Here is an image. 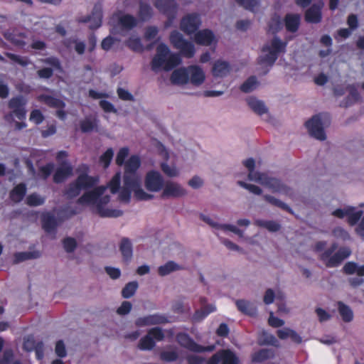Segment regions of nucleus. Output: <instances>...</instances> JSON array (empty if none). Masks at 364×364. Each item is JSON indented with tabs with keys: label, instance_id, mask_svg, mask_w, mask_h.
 <instances>
[{
	"label": "nucleus",
	"instance_id": "61",
	"mask_svg": "<svg viewBox=\"0 0 364 364\" xmlns=\"http://www.w3.org/2000/svg\"><path fill=\"white\" fill-rule=\"evenodd\" d=\"M240 6L251 11H254L257 6L258 2L256 0H235Z\"/></svg>",
	"mask_w": 364,
	"mask_h": 364
},
{
	"label": "nucleus",
	"instance_id": "58",
	"mask_svg": "<svg viewBox=\"0 0 364 364\" xmlns=\"http://www.w3.org/2000/svg\"><path fill=\"white\" fill-rule=\"evenodd\" d=\"M29 119L38 125L44 120V116L39 109H33L31 111Z\"/></svg>",
	"mask_w": 364,
	"mask_h": 364
},
{
	"label": "nucleus",
	"instance_id": "26",
	"mask_svg": "<svg viewBox=\"0 0 364 364\" xmlns=\"http://www.w3.org/2000/svg\"><path fill=\"white\" fill-rule=\"evenodd\" d=\"M230 70V65L228 62L218 60L213 65L212 73L213 76L223 77L226 76Z\"/></svg>",
	"mask_w": 364,
	"mask_h": 364
},
{
	"label": "nucleus",
	"instance_id": "45",
	"mask_svg": "<svg viewBox=\"0 0 364 364\" xmlns=\"http://www.w3.org/2000/svg\"><path fill=\"white\" fill-rule=\"evenodd\" d=\"M138 288L136 282H130L127 283L122 290V296L124 299L131 298L136 292Z\"/></svg>",
	"mask_w": 364,
	"mask_h": 364
},
{
	"label": "nucleus",
	"instance_id": "19",
	"mask_svg": "<svg viewBox=\"0 0 364 364\" xmlns=\"http://www.w3.org/2000/svg\"><path fill=\"white\" fill-rule=\"evenodd\" d=\"M41 223L43 229L48 233L54 232L58 226L57 220L54 214L50 212L42 213Z\"/></svg>",
	"mask_w": 364,
	"mask_h": 364
},
{
	"label": "nucleus",
	"instance_id": "40",
	"mask_svg": "<svg viewBox=\"0 0 364 364\" xmlns=\"http://www.w3.org/2000/svg\"><path fill=\"white\" fill-rule=\"evenodd\" d=\"M155 345V341L147 333L139 340L138 348L141 350H150L154 348Z\"/></svg>",
	"mask_w": 364,
	"mask_h": 364
},
{
	"label": "nucleus",
	"instance_id": "62",
	"mask_svg": "<svg viewBox=\"0 0 364 364\" xmlns=\"http://www.w3.org/2000/svg\"><path fill=\"white\" fill-rule=\"evenodd\" d=\"M240 6L251 11H254L257 6L258 2L256 0H235Z\"/></svg>",
	"mask_w": 364,
	"mask_h": 364
},
{
	"label": "nucleus",
	"instance_id": "5",
	"mask_svg": "<svg viewBox=\"0 0 364 364\" xmlns=\"http://www.w3.org/2000/svg\"><path fill=\"white\" fill-rule=\"evenodd\" d=\"M66 151H59L56 154L57 166L54 168L53 182H65L74 174V168L68 160Z\"/></svg>",
	"mask_w": 364,
	"mask_h": 364
},
{
	"label": "nucleus",
	"instance_id": "53",
	"mask_svg": "<svg viewBox=\"0 0 364 364\" xmlns=\"http://www.w3.org/2000/svg\"><path fill=\"white\" fill-rule=\"evenodd\" d=\"M42 62L46 65H50L53 69L62 71V65L60 60L57 57L51 56L42 60Z\"/></svg>",
	"mask_w": 364,
	"mask_h": 364
},
{
	"label": "nucleus",
	"instance_id": "44",
	"mask_svg": "<svg viewBox=\"0 0 364 364\" xmlns=\"http://www.w3.org/2000/svg\"><path fill=\"white\" fill-rule=\"evenodd\" d=\"M363 215L362 210H355L354 207H348V223L350 225H355Z\"/></svg>",
	"mask_w": 364,
	"mask_h": 364
},
{
	"label": "nucleus",
	"instance_id": "30",
	"mask_svg": "<svg viewBox=\"0 0 364 364\" xmlns=\"http://www.w3.org/2000/svg\"><path fill=\"white\" fill-rule=\"evenodd\" d=\"M118 25L122 30L130 31L137 25V20L131 14H124L118 19Z\"/></svg>",
	"mask_w": 364,
	"mask_h": 364
},
{
	"label": "nucleus",
	"instance_id": "33",
	"mask_svg": "<svg viewBox=\"0 0 364 364\" xmlns=\"http://www.w3.org/2000/svg\"><path fill=\"white\" fill-rule=\"evenodd\" d=\"M235 304L237 309L244 314L253 316L256 314V308L250 302L246 300H236Z\"/></svg>",
	"mask_w": 364,
	"mask_h": 364
},
{
	"label": "nucleus",
	"instance_id": "15",
	"mask_svg": "<svg viewBox=\"0 0 364 364\" xmlns=\"http://www.w3.org/2000/svg\"><path fill=\"white\" fill-rule=\"evenodd\" d=\"M168 322L167 316L164 314H154L143 317H139L135 321V325L138 327L164 324Z\"/></svg>",
	"mask_w": 364,
	"mask_h": 364
},
{
	"label": "nucleus",
	"instance_id": "46",
	"mask_svg": "<svg viewBox=\"0 0 364 364\" xmlns=\"http://www.w3.org/2000/svg\"><path fill=\"white\" fill-rule=\"evenodd\" d=\"M55 164L53 162L47 163L38 169V173L41 178L47 180L48 177L54 173Z\"/></svg>",
	"mask_w": 364,
	"mask_h": 364
},
{
	"label": "nucleus",
	"instance_id": "39",
	"mask_svg": "<svg viewBox=\"0 0 364 364\" xmlns=\"http://www.w3.org/2000/svg\"><path fill=\"white\" fill-rule=\"evenodd\" d=\"M255 223L257 225L264 228L272 232H277L281 228L280 224L274 220H257Z\"/></svg>",
	"mask_w": 364,
	"mask_h": 364
},
{
	"label": "nucleus",
	"instance_id": "13",
	"mask_svg": "<svg viewBox=\"0 0 364 364\" xmlns=\"http://www.w3.org/2000/svg\"><path fill=\"white\" fill-rule=\"evenodd\" d=\"M27 100L22 96L18 95L10 99L8 107L19 120H23L26 117V105Z\"/></svg>",
	"mask_w": 364,
	"mask_h": 364
},
{
	"label": "nucleus",
	"instance_id": "29",
	"mask_svg": "<svg viewBox=\"0 0 364 364\" xmlns=\"http://www.w3.org/2000/svg\"><path fill=\"white\" fill-rule=\"evenodd\" d=\"M119 250L122 253L123 260L129 262L132 257V244L127 237H123L119 245Z\"/></svg>",
	"mask_w": 364,
	"mask_h": 364
},
{
	"label": "nucleus",
	"instance_id": "25",
	"mask_svg": "<svg viewBox=\"0 0 364 364\" xmlns=\"http://www.w3.org/2000/svg\"><path fill=\"white\" fill-rule=\"evenodd\" d=\"M189 80L188 68H179L175 70L171 75V81L173 84L184 85Z\"/></svg>",
	"mask_w": 364,
	"mask_h": 364
},
{
	"label": "nucleus",
	"instance_id": "18",
	"mask_svg": "<svg viewBox=\"0 0 364 364\" xmlns=\"http://www.w3.org/2000/svg\"><path fill=\"white\" fill-rule=\"evenodd\" d=\"M243 164L249 171L248 178L250 181H254L255 182H279L276 179L267 181L264 173L255 171V161L252 158L245 160Z\"/></svg>",
	"mask_w": 364,
	"mask_h": 364
},
{
	"label": "nucleus",
	"instance_id": "32",
	"mask_svg": "<svg viewBox=\"0 0 364 364\" xmlns=\"http://www.w3.org/2000/svg\"><path fill=\"white\" fill-rule=\"evenodd\" d=\"M38 100L43 102L50 107L64 109L65 107V103L62 100L51 95H41L38 97Z\"/></svg>",
	"mask_w": 364,
	"mask_h": 364
},
{
	"label": "nucleus",
	"instance_id": "57",
	"mask_svg": "<svg viewBox=\"0 0 364 364\" xmlns=\"http://www.w3.org/2000/svg\"><path fill=\"white\" fill-rule=\"evenodd\" d=\"M160 358L164 361L172 362L178 359V353L175 350H166L161 353Z\"/></svg>",
	"mask_w": 364,
	"mask_h": 364
},
{
	"label": "nucleus",
	"instance_id": "23",
	"mask_svg": "<svg viewBox=\"0 0 364 364\" xmlns=\"http://www.w3.org/2000/svg\"><path fill=\"white\" fill-rule=\"evenodd\" d=\"M188 68L191 83L195 85H201L205 80V74L203 70L197 65H191Z\"/></svg>",
	"mask_w": 364,
	"mask_h": 364
},
{
	"label": "nucleus",
	"instance_id": "55",
	"mask_svg": "<svg viewBox=\"0 0 364 364\" xmlns=\"http://www.w3.org/2000/svg\"><path fill=\"white\" fill-rule=\"evenodd\" d=\"M148 335L157 341H163L165 336L163 330L159 327H154L148 331Z\"/></svg>",
	"mask_w": 364,
	"mask_h": 364
},
{
	"label": "nucleus",
	"instance_id": "50",
	"mask_svg": "<svg viewBox=\"0 0 364 364\" xmlns=\"http://www.w3.org/2000/svg\"><path fill=\"white\" fill-rule=\"evenodd\" d=\"M141 183L139 185L134 186L133 192L134 196L136 199L139 200H147L152 198V196L146 193L140 186Z\"/></svg>",
	"mask_w": 364,
	"mask_h": 364
},
{
	"label": "nucleus",
	"instance_id": "54",
	"mask_svg": "<svg viewBox=\"0 0 364 364\" xmlns=\"http://www.w3.org/2000/svg\"><path fill=\"white\" fill-rule=\"evenodd\" d=\"M63 245L65 250L68 253H71L75 250L77 242L75 238L68 237L63 240Z\"/></svg>",
	"mask_w": 364,
	"mask_h": 364
},
{
	"label": "nucleus",
	"instance_id": "31",
	"mask_svg": "<svg viewBox=\"0 0 364 364\" xmlns=\"http://www.w3.org/2000/svg\"><path fill=\"white\" fill-rule=\"evenodd\" d=\"M26 183H18L11 191L10 199L14 203L21 202L26 193Z\"/></svg>",
	"mask_w": 364,
	"mask_h": 364
},
{
	"label": "nucleus",
	"instance_id": "42",
	"mask_svg": "<svg viewBox=\"0 0 364 364\" xmlns=\"http://www.w3.org/2000/svg\"><path fill=\"white\" fill-rule=\"evenodd\" d=\"M215 310V308L212 305L205 306L200 310H196L193 316V318L195 321H201Z\"/></svg>",
	"mask_w": 364,
	"mask_h": 364
},
{
	"label": "nucleus",
	"instance_id": "20",
	"mask_svg": "<svg viewBox=\"0 0 364 364\" xmlns=\"http://www.w3.org/2000/svg\"><path fill=\"white\" fill-rule=\"evenodd\" d=\"M195 42L198 45L210 46L215 41V35L210 29H203L195 33Z\"/></svg>",
	"mask_w": 364,
	"mask_h": 364
},
{
	"label": "nucleus",
	"instance_id": "8",
	"mask_svg": "<svg viewBox=\"0 0 364 364\" xmlns=\"http://www.w3.org/2000/svg\"><path fill=\"white\" fill-rule=\"evenodd\" d=\"M177 343L183 348L194 353L211 352L214 346H203L197 343L188 333L179 332L176 336Z\"/></svg>",
	"mask_w": 364,
	"mask_h": 364
},
{
	"label": "nucleus",
	"instance_id": "60",
	"mask_svg": "<svg viewBox=\"0 0 364 364\" xmlns=\"http://www.w3.org/2000/svg\"><path fill=\"white\" fill-rule=\"evenodd\" d=\"M100 107L102 109V110L106 113H117V109L114 107V106L109 101L102 100L99 102Z\"/></svg>",
	"mask_w": 364,
	"mask_h": 364
},
{
	"label": "nucleus",
	"instance_id": "1",
	"mask_svg": "<svg viewBox=\"0 0 364 364\" xmlns=\"http://www.w3.org/2000/svg\"><path fill=\"white\" fill-rule=\"evenodd\" d=\"M70 184V187L64 194L68 199H73L84 191L77 200L78 204L90 206L92 212L101 218H119L123 215V211L119 209L107 207L110 202V196L106 193V186H100L93 188V186L97 183Z\"/></svg>",
	"mask_w": 364,
	"mask_h": 364
},
{
	"label": "nucleus",
	"instance_id": "24",
	"mask_svg": "<svg viewBox=\"0 0 364 364\" xmlns=\"http://www.w3.org/2000/svg\"><path fill=\"white\" fill-rule=\"evenodd\" d=\"M99 120L95 116L90 115L80 122V131L82 133H89L96 130L98 127Z\"/></svg>",
	"mask_w": 364,
	"mask_h": 364
},
{
	"label": "nucleus",
	"instance_id": "47",
	"mask_svg": "<svg viewBox=\"0 0 364 364\" xmlns=\"http://www.w3.org/2000/svg\"><path fill=\"white\" fill-rule=\"evenodd\" d=\"M222 364H238V359L236 355L230 350L221 351Z\"/></svg>",
	"mask_w": 364,
	"mask_h": 364
},
{
	"label": "nucleus",
	"instance_id": "41",
	"mask_svg": "<svg viewBox=\"0 0 364 364\" xmlns=\"http://www.w3.org/2000/svg\"><path fill=\"white\" fill-rule=\"evenodd\" d=\"M46 202V197L41 196L33 193L26 197V204L31 207H36L43 205Z\"/></svg>",
	"mask_w": 364,
	"mask_h": 364
},
{
	"label": "nucleus",
	"instance_id": "52",
	"mask_svg": "<svg viewBox=\"0 0 364 364\" xmlns=\"http://www.w3.org/2000/svg\"><path fill=\"white\" fill-rule=\"evenodd\" d=\"M129 149L128 147H122L117 152L115 162L119 166H122L126 161L125 159L128 156Z\"/></svg>",
	"mask_w": 364,
	"mask_h": 364
},
{
	"label": "nucleus",
	"instance_id": "27",
	"mask_svg": "<svg viewBox=\"0 0 364 364\" xmlns=\"http://www.w3.org/2000/svg\"><path fill=\"white\" fill-rule=\"evenodd\" d=\"M137 15L141 21H148L153 17L154 11L149 4L140 1Z\"/></svg>",
	"mask_w": 364,
	"mask_h": 364
},
{
	"label": "nucleus",
	"instance_id": "11",
	"mask_svg": "<svg viewBox=\"0 0 364 364\" xmlns=\"http://www.w3.org/2000/svg\"><path fill=\"white\" fill-rule=\"evenodd\" d=\"M107 188L110 189V192L113 194L119 193L118 200L121 203H128L130 201L133 186L139 185L140 183H124V186L121 187V183H106Z\"/></svg>",
	"mask_w": 364,
	"mask_h": 364
},
{
	"label": "nucleus",
	"instance_id": "64",
	"mask_svg": "<svg viewBox=\"0 0 364 364\" xmlns=\"http://www.w3.org/2000/svg\"><path fill=\"white\" fill-rule=\"evenodd\" d=\"M159 30L156 26H148L144 33V38L147 41H151L155 38L158 34Z\"/></svg>",
	"mask_w": 364,
	"mask_h": 364
},
{
	"label": "nucleus",
	"instance_id": "36",
	"mask_svg": "<svg viewBox=\"0 0 364 364\" xmlns=\"http://www.w3.org/2000/svg\"><path fill=\"white\" fill-rule=\"evenodd\" d=\"M282 26L281 17L277 14H274L268 22V31L276 34L282 28Z\"/></svg>",
	"mask_w": 364,
	"mask_h": 364
},
{
	"label": "nucleus",
	"instance_id": "49",
	"mask_svg": "<svg viewBox=\"0 0 364 364\" xmlns=\"http://www.w3.org/2000/svg\"><path fill=\"white\" fill-rule=\"evenodd\" d=\"M257 83L256 77L250 76L240 85V90L245 93L250 92L255 89Z\"/></svg>",
	"mask_w": 364,
	"mask_h": 364
},
{
	"label": "nucleus",
	"instance_id": "51",
	"mask_svg": "<svg viewBox=\"0 0 364 364\" xmlns=\"http://www.w3.org/2000/svg\"><path fill=\"white\" fill-rule=\"evenodd\" d=\"M35 252H16L14 255V262L17 264L27 259L35 258Z\"/></svg>",
	"mask_w": 364,
	"mask_h": 364
},
{
	"label": "nucleus",
	"instance_id": "28",
	"mask_svg": "<svg viewBox=\"0 0 364 364\" xmlns=\"http://www.w3.org/2000/svg\"><path fill=\"white\" fill-rule=\"evenodd\" d=\"M247 102L250 108L257 114L262 115L267 112L268 109L264 103L255 97H250L247 99Z\"/></svg>",
	"mask_w": 364,
	"mask_h": 364
},
{
	"label": "nucleus",
	"instance_id": "22",
	"mask_svg": "<svg viewBox=\"0 0 364 364\" xmlns=\"http://www.w3.org/2000/svg\"><path fill=\"white\" fill-rule=\"evenodd\" d=\"M161 196L164 198L180 197L186 194V191L178 183H165Z\"/></svg>",
	"mask_w": 364,
	"mask_h": 364
},
{
	"label": "nucleus",
	"instance_id": "2",
	"mask_svg": "<svg viewBox=\"0 0 364 364\" xmlns=\"http://www.w3.org/2000/svg\"><path fill=\"white\" fill-rule=\"evenodd\" d=\"M181 63L180 55L171 53L168 47L162 43L156 48V53L151 60V68L154 71L159 69L170 71Z\"/></svg>",
	"mask_w": 364,
	"mask_h": 364
},
{
	"label": "nucleus",
	"instance_id": "9",
	"mask_svg": "<svg viewBox=\"0 0 364 364\" xmlns=\"http://www.w3.org/2000/svg\"><path fill=\"white\" fill-rule=\"evenodd\" d=\"M124 165L123 182H139L136 172L141 166V159L137 155H132Z\"/></svg>",
	"mask_w": 364,
	"mask_h": 364
},
{
	"label": "nucleus",
	"instance_id": "4",
	"mask_svg": "<svg viewBox=\"0 0 364 364\" xmlns=\"http://www.w3.org/2000/svg\"><path fill=\"white\" fill-rule=\"evenodd\" d=\"M337 249L338 244L333 242L330 247L325 250L320 255V259L324 263L326 267H336L351 254V250L348 247H341L336 252Z\"/></svg>",
	"mask_w": 364,
	"mask_h": 364
},
{
	"label": "nucleus",
	"instance_id": "7",
	"mask_svg": "<svg viewBox=\"0 0 364 364\" xmlns=\"http://www.w3.org/2000/svg\"><path fill=\"white\" fill-rule=\"evenodd\" d=\"M169 40L171 45L179 50L181 55L186 58H191L195 54L194 45L186 40L183 35L178 31H173L170 33Z\"/></svg>",
	"mask_w": 364,
	"mask_h": 364
},
{
	"label": "nucleus",
	"instance_id": "59",
	"mask_svg": "<svg viewBox=\"0 0 364 364\" xmlns=\"http://www.w3.org/2000/svg\"><path fill=\"white\" fill-rule=\"evenodd\" d=\"M333 235L338 239H341L343 240H347L350 239V235L348 232L341 227L335 228L333 230Z\"/></svg>",
	"mask_w": 364,
	"mask_h": 364
},
{
	"label": "nucleus",
	"instance_id": "16",
	"mask_svg": "<svg viewBox=\"0 0 364 364\" xmlns=\"http://www.w3.org/2000/svg\"><path fill=\"white\" fill-rule=\"evenodd\" d=\"M3 36L6 40L16 46L23 47L26 44V33L17 28L10 29L5 31Z\"/></svg>",
	"mask_w": 364,
	"mask_h": 364
},
{
	"label": "nucleus",
	"instance_id": "10",
	"mask_svg": "<svg viewBox=\"0 0 364 364\" xmlns=\"http://www.w3.org/2000/svg\"><path fill=\"white\" fill-rule=\"evenodd\" d=\"M305 127L308 129L311 136L321 141H323L326 139L321 114L314 115L310 119L305 122Z\"/></svg>",
	"mask_w": 364,
	"mask_h": 364
},
{
	"label": "nucleus",
	"instance_id": "34",
	"mask_svg": "<svg viewBox=\"0 0 364 364\" xmlns=\"http://www.w3.org/2000/svg\"><path fill=\"white\" fill-rule=\"evenodd\" d=\"M274 356V352L271 349L262 348L252 355V360L255 363H262Z\"/></svg>",
	"mask_w": 364,
	"mask_h": 364
},
{
	"label": "nucleus",
	"instance_id": "21",
	"mask_svg": "<svg viewBox=\"0 0 364 364\" xmlns=\"http://www.w3.org/2000/svg\"><path fill=\"white\" fill-rule=\"evenodd\" d=\"M284 25L287 31L295 33L299 30L301 16L298 14H287L284 16Z\"/></svg>",
	"mask_w": 364,
	"mask_h": 364
},
{
	"label": "nucleus",
	"instance_id": "38",
	"mask_svg": "<svg viewBox=\"0 0 364 364\" xmlns=\"http://www.w3.org/2000/svg\"><path fill=\"white\" fill-rule=\"evenodd\" d=\"M263 197L264 200L271 205L278 207L282 210L288 212L289 213L294 214L292 209L288 205L281 201L280 200L269 195H264Z\"/></svg>",
	"mask_w": 364,
	"mask_h": 364
},
{
	"label": "nucleus",
	"instance_id": "35",
	"mask_svg": "<svg viewBox=\"0 0 364 364\" xmlns=\"http://www.w3.org/2000/svg\"><path fill=\"white\" fill-rule=\"evenodd\" d=\"M182 269L183 268L180 265L173 261H168L165 264L161 265L158 268V274L161 277H164L173 272Z\"/></svg>",
	"mask_w": 364,
	"mask_h": 364
},
{
	"label": "nucleus",
	"instance_id": "56",
	"mask_svg": "<svg viewBox=\"0 0 364 364\" xmlns=\"http://www.w3.org/2000/svg\"><path fill=\"white\" fill-rule=\"evenodd\" d=\"M144 182H164V181L159 171H150L146 173Z\"/></svg>",
	"mask_w": 364,
	"mask_h": 364
},
{
	"label": "nucleus",
	"instance_id": "3",
	"mask_svg": "<svg viewBox=\"0 0 364 364\" xmlns=\"http://www.w3.org/2000/svg\"><path fill=\"white\" fill-rule=\"evenodd\" d=\"M287 46V41H282L278 36H274L271 41L270 46L266 44L262 47V52L268 53L260 55L257 58V63L260 65H266L269 68L272 67L279 54L286 52Z\"/></svg>",
	"mask_w": 364,
	"mask_h": 364
},
{
	"label": "nucleus",
	"instance_id": "43",
	"mask_svg": "<svg viewBox=\"0 0 364 364\" xmlns=\"http://www.w3.org/2000/svg\"><path fill=\"white\" fill-rule=\"evenodd\" d=\"M5 55L13 62L20 65L22 67H26L31 63L29 58L26 56H21L12 53L6 52Z\"/></svg>",
	"mask_w": 364,
	"mask_h": 364
},
{
	"label": "nucleus",
	"instance_id": "12",
	"mask_svg": "<svg viewBox=\"0 0 364 364\" xmlns=\"http://www.w3.org/2000/svg\"><path fill=\"white\" fill-rule=\"evenodd\" d=\"M201 24L200 17L193 13L184 16L180 23L181 30L188 35L196 33Z\"/></svg>",
	"mask_w": 364,
	"mask_h": 364
},
{
	"label": "nucleus",
	"instance_id": "14",
	"mask_svg": "<svg viewBox=\"0 0 364 364\" xmlns=\"http://www.w3.org/2000/svg\"><path fill=\"white\" fill-rule=\"evenodd\" d=\"M323 2L319 0L313 4L309 9H307L304 14V19L307 23H318L322 20V9L323 7Z\"/></svg>",
	"mask_w": 364,
	"mask_h": 364
},
{
	"label": "nucleus",
	"instance_id": "63",
	"mask_svg": "<svg viewBox=\"0 0 364 364\" xmlns=\"http://www.w3.org/2000/svg\"><path fill=\"white\" fill-rule=\"evenodd\" d=\"M127 46L134 51L142 50V44L139 38H129L127 42Z\"/></svg>",
	"mask_w": 364,
	"mask_h": 364
},
{
	"label": "nucleus",
	"instance_id": "37",
	"mask_svg": "<svg viewBox=\"0 0 364 364\" xmlns=\"http://www.w3.org/2000/svg\"><path fill=\"white\" fill-rule=\"evenodd\" d=\"M338 306L343 321L344 322H350L353 318V313L351 309L342 301L338 302Z\"/></svg>",
	"mask_w": 364,
	"mask_h": 364
},
{
	"label": "nucleus",
	"instance_id": "6",
	"mask_svg": "<svg viewBox=\"0 0 364 364\" xmlns=\"http://www.w3.org/2000/svg\"><path fill=\"white\" fill-rule=\"evenodd\" d=\"M154 6L165 16L167 20L164 22V27H171L176 18L178 5L176 0H153Z\"/></svg>",
	"mask_w": 364,
	"mask_h": 364
},
{
	"label": "nucleus",
	"instance_id": "17",
	"mask_svg": "<svg viewBox=\"0 0 364 364\" xmlns=\"http://www.w3.org/2000/svg\"><path fill=\"white\" fill-rule=\"evenodd\" d=\"M102 11L100 6L95 5L92 14L80 19V22H91L90 28L97 29L102 25Z\"/></svg>",
	"mask_w": 364,
	"mask_h": 364
},
{
	"label": "nucleus",
	"instance_id": "48",
	"mask_svg": "<svg viewBox=\"0 0 364 364\" xmlns=\"http://www.w3.org/2000/svg\"><path fill=\"white\" fill-rule=\"evenodd\" d=\"M114 156V151L112 148H109L103 153L100 159L99 163L105 168H107L109 166L110 163Z\"/></svg>",
	"mask_w": 364,
	"mask_h": 364
}]
</instances>
